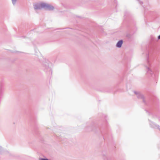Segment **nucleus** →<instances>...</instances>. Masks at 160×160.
<instances>
[{
  "instance_id": "obj_1",
  "label": "nucleus",
  "mask_w": 160,
  "mask_h": 160,
  "mask_svg": "<svg viewBox=\"0 0 160 160\" xmlns=\"http://www.w3.org/2000/svg\"><path fill=\"white\" fill-rule=\"evenodd\" d=\"M34 8L35 10L43 8L46 10L52 11L54 10V8L53 6L50 4L42 2L39 4H36L34 5Z\"/></svg>"
},
{
  "instance_id": "obj_2",
  "label": "nucleus",
  "mask_w": 160,
  "mask_h": 160,
  "mask_svg": "<svg viewBox=\"0 0 160 160\" xmlns=\"http://www.w3.org/2000/svg\"><path fill=\"white\" fill-rule=\"evenodd\" d=\"M43 63V64L45 65V69L48 70H51L52 69L50 66L49 65L50 62L48 59H44Z\"/></svg>"
},
{
  "instance_id": "obj_3",
  "label": "nucleus",
  "mask_w": 160,
  "mask_h": 160,
  "mask_svg": "<svg viewBox=\"0 0 160 160\" xmlns=\"http://www.w3.org/2000/svg\"><path fill=\"white\" fill-rule=\"evenodd\" d=\"M123 40H121L119 41L117 43L116 45V47L118 48H120L122 47V45L123 43Z\"/></svg>"
},
{
  "instance_id": "obj_4",
  "label": "nucleus",
  "mask_w": 160,
  "mask_h": 160,
  "mask_svg": "<svg viewBox=\"0 0 160 160\" xmlns=\"http://www.w3.org/2000/svg\"><path fill=\"white\" fill-rule=\"evenodd\" d=\"M150 124L152 128H159V129H160V128H159V126L157 125L156 124H155L154 122H150Z\"/></svg>"
},
{
  "instance_id": "obj_5",
  "label": "nucleus",
  "mask_w": 160,
  "mask_h": 160,
  "mask_svg": "<svg viewBox=\"0 0 160 160\" xmlns=\"http://www.w3.org/2000/svg\"><path fill=\"white\" fill-rule=\"evenodd\" d=\"M137 97L138 98L142 99L143 100V102L145 103L144 99V97L142 94L139 93V94H138V95L137 96Z\"/></svg>"
},
{
  "instance_id": "obj_6",
  "label": "nucleus",
  "mask_w": 160,
  "mask_h": 160,
  "mask_svg": "<svg viewBox=\"0 0 160 160\" xmlns=\"http://www.w3.org/2000/svg\"><path fill=\"white\" fill-rule=\"evenodd\" d=\"M152 74H153V71H147L146 73V74L148 76H151Z\"/></svg>"
},
{
  "instance_id": "obj_7",
  "label": "nucleus",
  "mask_w": 160,
  "mask_h": 160,
  "mask_svg": "<svg viewBox=\"0 0 160 160\" xmlns=\"http://www.w3.org/2000/svg\"><path fill=\"white\" fill-rule=\"evenodd\" d=\"M3 152V149L0 146V154H2Z\"/></svg>"
},
{
  "instance_id": "obj_8",
  "label": "nucleus",
  "mask_w": 160,
  "mask_h": 160,
  "mask_svg": "<svg viewBox=\"0 0 160 160\" xmlns=\"http://www.w3.org/2000/svg\"><path fill=\"white\" fill-rule=\"evenodd\" d=\"M12 4L13 5H15L17 1V0H12Z\"/></svg>"
},
{
  "instance_id": "obj_9",
  "label": "nucleus",
  "mask_w": 160,
  "mask_h": 160,
  "mask_svg": "<svg viewBox=\"0 0 160 160\" xmlns=\"http://www.w3.org/2000/svg\"><path fill=\"white\" fill-rule=\"evenodd\" d=\"M148 57H149L148 55L147 54V62H148V64L149 65V61H148Z\"/></svg>"
},
{
  "instance_id": "obj_10",
  "label": "nucleus",
  "mask_w": 160,
  "mask_h": 160,
  "mask_svg": "<svg viewBox=\"0 0 160 160\" xmlns=\"http://www.w3.org/2000/svg\"><path fill=\"white\" fill-rule=\"evenodd\" d=\"M134 93L136 94L137 96L138 95V94L139 93V92H136V91H134Z\"/></svg>"
},
{
  "instance_id": "obj_11",
  "label": "nucleus",
  "mask_w": 160,
  "mask_h": 160,
  "mask_svg": "<svg viewBox=\"0 0 160 160\" xmlns=\"http://www.w3.org/2000/svg\"><path fill=\"white\" fill-rule=\"evenodd\" d=\"M148 69V70H151L150 68L149 67H146Z\"/></svg>"
},
{
  "instance_id": "obj_12",
  "label": "nucleus",
  "mask_w": 160,
  "mask_h": 160,
  "mask_svg": "<svg viewBox=\"0 0 160 160\" xmlns=\"http://www.w3.org/2000/svg\"><path fill=\"white\" fill-rule=\"evenodd\" d=\"M158 39H160V35H159L158 37Z\"/></svg>"
}]
</instances>
